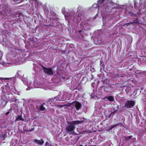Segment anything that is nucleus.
Segmentation results:
<instances>
[{
  "mask_svg": "<svg viewBox=\"0 0 146 146\" xmlns=\"http://www.w3.org/2000/svg\"><path fill=\"white\" fill-rule=\"evenodd\" d=\"M67 95L68 93L66 92H64L63 94L59 93L57 96L50 99L49 102L50 103L52 102L56 105L58 106L56 104L58 103L59 101L67 100L68 99Z\"/></svg>",
  "mask_w": 146,
  "mask_h": 146,
  "instance_id": "nucleus-1",
  "label": "nucleus"
},
{
  "mask_svg": "<svg viewBox=\"0 0 146 146\" xmlns=\"http://www.w3.org/2000/svg\"><path fill=\"white\" fill-rule=\"evenodd\" d=\"M82 121H67L68 124L66 127L67 132L70 134H73L74 133V131L75 129V125L82 123Z\"/></svg>",
  "mask_w": 146,
  "mask_h": 146,
  "instance_id": "nucleus-2",
  "label": "nucleus"
},
{
  "mask_svg": "<svg viewBox=\"0 0 146 146\" xmlns=\"http://www.w3.org/2000/svg\"><path fill=\"white\" fill-rule=\"evenodd\" d=\"M72 105L75 108L76 110L78 111L81 108V104L78 101H76L73 102L72 104Z\"/></svg>",
  "mask_w": 146,
  "mask_h": 146,
  "instance_id": "nucleus-3",
  "label": "nucleus"
},
{
  "mask_svg": "<svg viewBox=\"0 0 146 146\" xmlns=\"http://www.w3.org/2000/svg\"><path fill=\"white\" fill-rule=\"evenodd\" d=\"M43 69L44 72L48 75H50L53 74L52 71L51 69L43 67Z\"/></svg>",
  "mask_w": 146,
  "mask_h": 146,
  "instance_id": "nucleus-4",
  "label": "nucleus"
},
{
  "mask_svg": "<svg viewBox=\"0 0 146 146\" xmlns=\"http://www.w3.org/2000/svg\"><path fill=\"white\" fill-rule=\"evenodd\" d=\"M134 104L135 103L133 101H129L126 102L125 104V106L127 107H131L133 106Z\"/></svg>",
  "mask_w": 146,
  "mask_h": 146,
  "instance_id": "nucleus-5",
  "label": "nucleus"
},
{
  "mask_svg": "<svg viewBox=\"0 0 146 146\" xmlns=\"http://www.w3.org/2000/svg\"><path fill=\"white\" fill-rule=\"evenodd\" d=\"M6 47L11 52L13 51L15 49L14 46L12 44L9 43V44H6Z\"/></svg>",
  "mask_w": 146,
  "mask_h": 146,
  "instance_id": "nucleus-6",
  "label": "nucleus"
},
{
  "mask_svg": "<svg viewBox=\"0 0 146 146\" xmlns=\"http://www.w3.org/2000/svg\"><path fill=\"white\" fill-rule=\"evenodd\" d=\"M114 98L113 96H106L104 98L105 101H106L107 100L110 102H113L114 100Z\"/></svg>",
  "mask_w": 146,
  "mask_h": 146,
  "instance_id": "nucleus-7",
  "label": "nucleus"
},
{
  "mask_svg": "<svg viewBox=\"0 0 146 146\" xmlns=\"http://www.w3.org/2000/svg\"><path fill=\"white\" fill-rule=\"evenodd\" d=\"M1 35L2 36H9V32L7 30H3L1 32Z\"/></svg>",
  "mask_w": 146,
  "mask_h": 146,
  "instance_id": "nucleus-8",
  "label": "nucleus"
},
{
  "mask_svg": "<svg viewBox=\"0 0 146 146\" xmlns=\"http://www.w3.org/2000/svg\"><path fill=\"white\" fill-rule=\"evenodd\" d=\"M4 11L6 14L10 13L11 11V9L7 6H5L4 7Z\"/></svg>",
  "mask_w": 146,
  "mask_h": 146,
  "instance_id": "nucleus-9",
  "label": "nucleus"
},
{
  "mask_svg": "<svg viewBox=\"0 0 146 146\" xmlns=\"http://www.w3.org/2000/svg\"><path fill=\"white\" fill-rule=\"evenodd\" d=\"M35 82L32 83L31 82L30 83V88L28 87L27 88V90H30L31 88H38V87L37 86H35Z\"/></svg>",
  "mask_w": 146,
  "mask_h": 146,
  "instance_id": "nucleus-10",
  "label": "nucleus"
},
{
  "mask_svg": "<svg viewBox=\"0 0 146 146\" xmlns=\"http://www.w3.org/2000/svg\"><path fill=\"white\" fill-rule=\"evenodd\" d=\"M139 20L136 18L135 20H133V22L129 23H126L125 24L127 26H128V25H130V24H132L133 23H135V24H138L139 23Z\"/></svg>",
  "mask_w": 146,
  "mask_h": 146,
  "instance_id": "nucleus-11",
  "label": "nucleus"
},
{
  "mask_svg": "<svg viewBox=\"0 0 146 146\" xmlns=\"http://www.w3.org/2000/svg\"><path fill=\"white\" fill-rule=\"evenodd\" d=\"M12 78H0V80L2 82H6L8 80H12Z\"/></svg>",
  "mask_w": 146,
  "mask_h": 146,
  "instance_id": "nucleus-12",
  "label": "nucleus"
},
{
  "mask_svg": "<svg viewBox=\"0 0 146 146\" xmlns=\"http://www.w3.org/2000/svg\"><path fill=\"white\" fill-rule=\"evenodd\" d=\"M34 141L36 143L40 145H42L44 143V141L42 139L40 140H38L37 139H35Z\"/></svg>",
  "mask_w": 146,
  "mask_h": 146,
  "instance_id": "nucleus-13",
  "label": "nucleus"
},
{
  "mask_svg": "<svg viewBox=\"0 0 146 146\" xmlns=\"http://www.w3.org/2000/svg\"><path fill=\"white\" fill-rule=\"evenodd\" d=\"M3 54V52L0 51V65L3 64V62L1 61V59Z\"/></svg>",
  "mask_w": 146,
  "mask_h": 146,
  "instance_id": "nucleus-14",
  "label": "nucleus"
},
{
  "mask_svg": "<svg viewBox=\"0 0 146 146\" xmlns=\"http://www.w3.org/2000/svg\"><path fill=\"white\" fill-rule=\"evenodd\" d=\"M6 103L7 102L6 101L3 100L1 103V106L2 107H4L6 106Z\"/></svg>",
  "mask_w": 146,
  "mask_h": 146,
  "instance_id": "nucleus-15",
  "label": "nucleus"
},
{
  "mask_svg": "<svg viewBox=\"0 0 146 146\" xmlns=\"http://www.w3.org/2000/svg\"><path fill=\"white\" fill-rule=\"evenodd\" d=\"M20 120L22 121H24V119L22 118L21 115H17V117L16 120Z\"/></svg>",
  "mask_w": 146,
  "mask_h": 146,
  "instance_id": "nucleus-16",
  "label": "nucleus"
},
{
  "mask_svg": "<svg viewBox=\"0 0 146 146\" xmlns=\"http://www.w3.org/2000/svg\"><path fill=\"white\" fill-rule=\"evenodd\" d=\"M45 105V104H44L43 105H41L40 107H39V109L41 111H43L44 110L45 108L44 106V105Z\"/></svg>",
  "mask_w": 146,
  "mask_h": 146,
  "instance_id": "nucleus-17",
  "label": "nucleus"
},
{
  "mask_svg": "<svg viewBox=\"0 0 146 146\" xmlns=\"http://www.w3.org/2000/svg\"><path fill=\"white\" fill-rule=\"evenodd\" d=\"M104 1L105 0H99V1L100 3H102L104 2Z\"/></svg>",
  "mask_w": 146,
  "mask_h": 146,
  "instance_id": "nucleus-18",
  "label": "nucleus"
},
{
  "mask_svg": "<svg viewBox=\"0 0 146 146\" xmlns=\"http://www.w3.org/2000/svg\"><path fill=\"white\" fill-rule=\"evenodd\" d=\"M21 58L20 57V58H18V59H16V61L17 62H19L20 61V60H21Z\"/></svg>",
  "mask_w": 146,
  "mask_h": 146,
  "instance_id": "nucleus-19",
  "label": "nucleus"
},
{
  "mask_svg": "<svg viewBox=\"0 0 146 146\" xmlns=\"http://www.w3.org/2000/svg\"><path fill=\"white\" fill-rule=\"evenodd\" d=\"M82 32H84V31L82 30H80L78 31V32L79 33H80Z\"/></svg>",
  "mask_w": 146,
  "mask_h": 146,
  "instance_id": "nucleus-20",
  "label": "nucleus"
},
{
  "mask_svg": "<svg viewBox=\"0 0 146 146\" xmlns=\"http://www.w3.org/2000/svg\"><path fill=\"white\" fill-rule=\"evenodd\" d=\"M49 144L48 142H46V145H48V146H49Z\"/></svg>",
  "mask_w": 146,
  "mask_h": 146,
  "instance_id": "nucleus-21",
  "label": "nucleus"
},
{
  "mask_svg": "<svg viewBox=\"0 0 146 146\" xmlns=\"http://www.w3.org/2000/svg\"><path fill=\"white\" fill-rule=\"evenodd\" d=\"M9 112H6L5 113V115H7L9 114Z\"/></svg>",
  "mask_w": 146,
  "mask_h": 146,
  "instance_id": "nucleus-22",
  "label": "nucleus"
},
{
  "mask_svg": "<svg viewBox=\"0 0 146 146\" xmlns=\"http://www.w3.org/2000/svg\"><path fill=\"white\" fill-rule=\"evenodd\" d=\"M61 78H62V79H65V77H61V76H60V78H60V79H61Z\"/></svg>",
  "mask_w": 146,
  "mask_h": 146,
  "instance_id": "nucleus-23",
  "label": "nucleus"
},
{
  "mask_svg": "<svg viewBox=\"0 0 146 146\" xmlns=\"http://www.w3.org/2000/svg\"><path fill=\"white\" fill-rule=\"evenodd\" d=\"M92 38L93 37H92ZM94 38L93 39L94 40V39H96L98 38V37H93Z\"/></svg>",
  "mask_w": 146,
  "mask_h": 146,
  "instance_id": "nucleus-24",
  "label": "nucleus"
},
{
  "mask_svg": "<svg viewBox=\"0 0 146 146\" xmlns=\"http://www.w3.org/2000/svg\"><path fill=\"white\" fill-rule=\"evenodd\" d=\"M131 137H132V136H129L127 137V138H129V139H131Z\"/></svg>",
  "mask_w": 146,
  "mask_h": 146,
  "instance_id": "nucleus-25",
  "label": "nucleus"
},
{
  "mask_svg": "<svg viewBox=\"0 0 146 146\" xmlns=\"http://www.w3.org/2000/svg\"><path fill=\"white\" fill-rule=\"evenodd\" d=\"M16 99H14V100H11V101H13V102H15L16 100Z\"/></svg>",
  "mask_w": 146,
  "mask_h": 146,
  "instance_id": "nucleus-26",
  "label": "nucleus"
},
{
  "mask_svg": "<svg viewBox=\"0 0 146 146\" xmlns=\"http://www.w3.org/2000/svg\"><path fill=\"white\" fill-rule=\"evenodd\" d=\"M2 92H3V93H5V91H4L3 90V89H2Z\"/></svg>",
  "mask_w": 146,
  "mask_h": 146,
  "instance_id": "nucleus-27",
  "label": "nucleus"
},
{
  "mask_svg": "<svg viewBox=\"0 0 146 146\" xmlns=\"http://www.w3.org/2000/svg\"><path fill=\"white\" fill-rule=\"evenodd\" d=\"M115 126V125H114V126H112L111 127V129H112L113 128V127H114Z\"/></svg>",
  "mask_w": 146,
  "mask_h": 146,
  "instance_id": "nucleus-28",
  "label": "nucleus"
},
{
  "mask_svg": "<svg viewBox=\"0 0 146 146\" xmlns=\"http://www.w3.org/2000/svg\"><path fill=\"white\" fill-rule=\"evenodd\" d=\"M13 20H14V21H13V22H15L16 21L15 19H14Z\"/></svg>",
  "mask_w": 146,
  "mask_h": 146,
  "instance_id": "nucleus-29",
  "label": "nucleus"
},
{
  "mask_svg": "<svg viewBox=\"0 0 146 146\" xmlns=\"http://www.w3.org/2000/svg\"><path fill=\"white\" fill-rule=\"evenodd\" d=\"M113 113V112H112V113H111V114H110V115H111Z\"/></svg>",
  "mask_w": 146,
  "mask_h": 146,
  "instance_id": "nucleus-30",
  "label": "nucleus"
},
{
  "mask_svg": "<svg viewBox=\"0 0 146 146\" xmlns=\"http://www.w3.org/2000/svg\"><path fill=\"white\" fill-rule=\"evenodd\" d=\"M51 110L52 111H54V110L53 109H51Z\"/></svg>",
  "mask_w": 146,
  "mask_h": 146,
  "instance_id": "nucleus-31",
  "label": "nucleus"
},
{
  "mask_svg": "<svg viewBox=\"0 0 146 146\" xmlns=\"http://www.w3.org/2000/svg\"><path fill=\"white\" fill-rule=\"evenodd\" d=\"M79 146H82V145H80Z\"/></svg>",
  "mask_w": 146,
  "mask_h": 146,
  "instance_id": "nucleus-32",
  "label": "nucleus"
},
{
  "mask_svg": "<svg viewBox=\"0 0 146 146\" xmlns=\"http://www.w3.org/2000/svg\"><path fill=\"white\" fill-rule=\"evenodd\" d=\"M134 15V16H135L136 15L135 14H133Z\"/></svg>",
  "mask_w": 146,
  "mask_h": 146,
  "instance_id": "nucleus-33",
  "label": "nucleus"
},
{
  "mask_svg": "<svg viewBox=\"0 0 146 146\" xmlns=\"http://www.w3.org/2000/svg\"><path fill=\"white\" fill-rule=\"evenodd\" d=\"M23 82L24 83H25V82H24L23 80Z\"/></svg>",
  "mask_w": 146,
  "mask_h": 146,
  "instance_id": "nucleus-34",
  "label": "nucleus"
},
{
  "mask_svg": "<svg viewBox=\"0 0 146 146\" xmlns=\"http://www.w3.org/2000/svg\"><path fill=\"white\" fill-rule=\"evenodd\" d=\"M80 15H78V17H80Z\"/></svg>",
  "mask_w": 146,
  "mask_h": 146,
  "instance_id": "nucleus-35",
  "label": "nucleus"
},
{
  "mask_svg": "<svg viewBox=\"0 0 146 146\" xmlns=\"http://www.w3.org/2000/svg\"><path fill=\"white\" fill-rule=\"evenodd\" d=\"M13 18H14V19L15 18L16 19V18L15 17H13Z\"/></svg>",
  "mask_w": 146,
  "mask_h": 146,
  "instance_id": "nucleus-36",
  "label": "nucleus"
},
{
  "mask_svg": "<svg viewBox=\"0 0 146 146\" xmlns=\"http://www.w3.org/2000/svg\"><path fill=\"white\" fill-rule=\"evenodd\" d=\"M117 36L119 37V36Z\"/></svg>",
  "mask_w": 146,
  "mask_h": 146,
  "instance_id": "nucleus-37",
  "label": "nucleus"
},
{
  "mask_svg": "<svg viewBox=\"0 0 146 146\" xmlns=\"http://www.w3.org/2000/svg\"><path fill=\"white\" fill-rule=\"evenodd\" d=\"M7 84V85L8 86V83Z\"/></svg>",
  "mask_w": 146,
  "mask_h": 146,
  "instance_id": "nucleus-38",
  "label": "nucleus"
},
{
  "mask_svg": "<svg viewBox=\"0 0 146 146\" xmlns=\"http://www.w3.org/2000/svg\"><path fill=\"white\" fill-rule=\"evenodd\" d=\"M32 1H33V0H32Z\"/></svg>",
  "mask_w": 146,
  "mask_h": 146,
  "instance_id": "nucleus-39",
  "label": "nucleus"
}]
</instances>
